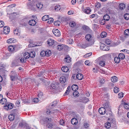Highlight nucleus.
I'll list each match as a JSON object with an SVG mask.
<instances>
[{
  "label": "nucleus",
  "instance_id": "14",
  "mask_svg": "<svg viewBox=\"0 0 129 129\" xmlns=\"http://www.w3.org/2000/svg\"><path fill=\"white\" fill-rule=\"evenodd\" d=\"M77 78L79 80H81L83 78V75L80 73H78L76 75Z\"/></svg>",
  "mask_w": 129,
  "mask_h": 129
},
{
  "label": "nucleus",
  "instance_id": "44",
  "mask_svg": "<svg viewBox=\"0 0 129 129\" xmlns=\"http://www.w3.org/2000/svg\"><path fill=\"white\" fill-rule=\"evenodd\" d=\"M91 11L90 9L89 8H87L85 11L84 12L87 14H89Z\"/></svg>",
  "mask_w": 129,
  "mask_h": 129
},
{
  "label": "nucleus",
  "instance_id": "30",
  "mask_svg": "<svg viewBox=\"0 0 129 129\" xmlns=\"http://www.w3.org/2000/svg\"><path fill=\"white\" fill-rule=\"evenodd\" d=\"M14 39L13 38H10L7 41V42L8 43H14Z\"/></svg>",
  "mask_w": 129,
  "mask_h": 129
},
{
  "label": "nucleus",
  "instance_id": "9",
  "mask_svg": "<svg viewBox=\"0 0 129 129\" xmlns=\"http://www.w3.org/2000/svg\"><path fill=\"white\" fill-rule=\"evenodd\" d=\"M11 80L12 81H15L18 78L17 75L15 73L10 75Z\"/></svg>",
  "mask_w": 129,
  "mask_h": 129
},
{
  "label": "nucleus",
  "instance_id": "62",
  "mask_svg": "<svg viewBox=\"0 0 129 129\" xmlns=\"http://www.w3.org/2000/svg\"><path fill=\"white\" fill-rule=\"evenodd\" d=\"M123 93L122 92L119 93L118 94V97L119 98H121L123 97Z\"/></svg>",
  "mask_w": 129,
  "mask_h": 129
},
{
  "label": "nucleus",
  "instance_id": "51",
  "mask_svg": "<svg viewBox=\"0 0 129 129\" xmlns=\"http://www.w3.org/2000/svg\"><path fill=\"white\" fill-rule=\"evenodd\" d=\"M73 95L74 96L76 97L79 95V93L76 91H74L73 93Z\"/></svg>",
  "mask_w": 129,
  "mask_h": 129
},
{
  "label": "nucleus",
  "instance_id": "38",
  "mask_svg": "<svg viewBox=\"0 0 129 129\" xmlns=\"http://www.w3.org/2000/svg\"><path fill=\"white\" fill-rule=\"evenodd\" d=\"M14 32L15 34L16 35L18 36H20V30L18 29H16L15 30Z\"/></svg>",
  "mask_w": 129,
  "mask_h": 129
},
{
  "label": "nucleus",
  "instance_id": "54",
  "mask_svg": "<svg viewBox=\"0 0 129 129\" xmlns=\"http://www.w3.org/2000/svg\"><path fill=\"white\" fill-rule=\"evenodd\" d=\"M33 101L36 103H37L39 101V100L38 98H35L33 99Z\"/></svg>",
  "mask_w": 129,
  "mask_h": 129
},
{
  "label": "nucleus",
  "instance_id": "36",
  "mask_svg": "<svg viewBox=\"0 0 129 129\" xmlns=\"http://www.w3.org/2000/svg\"><path fill=\"white\" fill-rule=\"evenodd\" d=\"M104 108L105 109H109V104L108 102H106L104 105Z\"/></svg>",
  "mask_w": 129,
  "mask_h": 129
},
{
  "label": "nucleus",
  "instance_id": "53",
  "mask_svg": "<svg viewBox=\"0 0 129 129\" xmlns=\"http://www.w3.org/2000/svg\"><path fill=\"white\" fill-rule=\"evenodd\" d=\"M92 54V53L91 52L89 53H87L85 55H84V56L85 57H89V56H91Z\"/></svg>",
  "mask_w": 129,
  "mask_h": 129
},
{
  "label": "nucleus",
  "instance_id": "50",
  "mask_svg": "<svg viewBox=\"0 0 129 129\" xmlns=\"http://www.w3.org/2000/svg\"><path fill=\"white\" fill-rule=\"evenodd\" d=\"M125 35H129V29H127L125 30L124 32Z\"/></svg>",
  "mask_w": 129,
  "mask_h": 129
},
{
  "label": "nucleus",
  "instance_id": "10",
  "mask_svg": "<svg viewBox=\"0 0 129 129\" xmlns=\"http://www.w3.org/2000/svg\"><path fill=\"white\" fill-rule=\"evenodd\" d=\"M3 29V32L6 35L8 34L10 32V28L7 26H5L4 27Z\"/></svg>",
  "mask_w": 129,
  "mask_h": 129
},
{
  "label": "nucleus",
  "instance_id": "47",
  "mask_svg": "<svg viewBox=\"0 0 129 129\" xmlns=\"http://www.w3.org/2000/svg\"><path fill=\"white\" fill-rule=\"evenodd\" d=\"M107 34L105 32H102L101 34V36L102 38H103L105 37L106 36Z\"/></svg>",
  "mask_w": 129,
  "mask_h": 129
},
{
  "label": "nucleus",
  "instance_id": "42",
  "mask_svg": "<svg viewBox=\"0 0 129 129\" xmlns=\"http://www.w3.org/2000/svg\"><path fill=\"white\" fill-rule=\"evenodd\" d=\"M63 48V45H59L57 46V48L58 50L60 51Z\"/></svg>",
  "mask_w": 129,
  "mask_h": 129
},
{
  "label": "nucleus",
  "instance_id": "34",
  "mask_svg": "<svg viewBox=\"0 0 129 129\" xmlns=\"http://www.w3.org/2000/svg\"><path fill=\"white\" fill-rule=\"evenodd\" d=\"M24 57L25 58V60L26 59H28L29 57V53L26 52L23 54Z\"/></svg>",
  "mask_w": 129,
  "mask_h": 129
},
{
  "label": "nucleus",
  "instance_id": "17",
  "mask_svg": "<svg viewBox=\"0 0 129 129\" xmlns=\"http://www.w3.org/2000/svg\"><path fill=\"white\" fill-rule=\"evenodd\" d=\"M71 122L72 124L76 125L78 123V120L75 118H73L71 120Z\"/></svg>",
  "mask_w": 129,
  "mask_h": 129
},
{
  "label": "nucleus",
  "instance_id": "32",
  "mask_svg": "<svg viewBox=\"0 0 129 129\" xmlns=\"http://www.w3.org/2000/svg\"><path fill=\"white\" fill-rule=\"evenodd\" d=\"M118 57L120 59H123L124 58L125 55L123 53H120L119 54Z\"/></svg>",
  "mask_w": 129,
  "mask_h": 129
},
{
  "label": "nucleus",
  "instance_id": "35",
  "mask_svg": "<svg viewBox=\"0 0 129 129\" xmlns=\"http://www.w3.org/2000/svg\"><path fill=\"white\" fill-rule=\"evenodd\" d=\"M103 18L105 21H108L110 17L109 15L106 14L104 16Z\"/></svg>",
  "mask_w": 129,
  "mask_h": 129
},
{
  "label": "nucleus",
  "instance_id": "8",
  "mask_svg": "<svg viewBox=\"0 0 129 129\" xmlns=\"http://www.w3.org/2000/svg\"><path fill=\"white\" fill-rule=\"evenodd\" d=\"M52 31L54 35L56 36L59 37L60 35L59 31L57 29H53Z\"/></svg>",
  "mask_w": 129,
  "mask_h": 129
},
{
  "label": "nucleus",
  "instance_id": "2",
  "mask_svg": "<svg viewBox=\"0 0 129 129\" xmlns=\"http://www.w3.org/2000/svg\"><path fill=\"white\" fill-rule=\"evenodd\" d=\"M50 93H56L58 92V88L55 84H51L49 88Z\"/></svg>",
  "mask_w": 129,
  "mask_h": 129
},
{
  "label": "nucleus",
  "instance_id": "48",
  "mask_svg": "<svg viewBox=\"0 0 129 129\" xmlns=\"http://www.w3.org/2000/svg\"><path fill=\"white\" fill-rule=\"evenodd\" d=\"M57 104V101H55L53 102L52 103H51L50 104L51 106L54 107Z\"/></svg>",
  "mask_w": 129,
  "mask_h": 129
},
{
  "label": "nucleus",
  "instance_id": "27",
  "mask_svg": "<svg viewBox=\"0 0 129 129\" xmlns=\"http://www.w3.org/2000/svg\"><path fill=\"white\" fill-rule=\"evenodd\" d=\"M35 53L34 51H30L29 53V57L31 58L35 57Z\"/></svg>",
  "mask_w": 129,
  "mask_h": 129
},
{
  "label": "nucleus",
  "instance_id": "7",
  "mask_svg": "<svg viewBox=\"0 0 129 129\" xmlns=\"http://www.w3.org/2000/svg\"><path fill=\"white\" fill-rule=\"evenodd\" d=\"M56 43L53 39L51 38L49 39V46L54 48L55 46Z\"/></svg>",
  "mask_w": 129,
  "mask_h": 129
},
{
  "label": "nucleus",
  "instance_id": "64",
  "mask_svg": "<svg viewBox=\"0 0 129 129\" xmlns=\"http://www.w3.org/2000/svg\"><path fill=\"white\" fill-rule=\"evenodd\" d=\"M59 123L60 125H63L64 123V121L63 119H62L59 121Z\"/></svg>",
  "mask_w": 129,
  "mask_h": 129
},
{
  "label": "nucleus",
  "instance_id": "6",
  "mask_svg": "<svg viewBox=\"0 0 129 129\" xmlns=\"http://www.w3.org/2000/svg\"><path fill=\"white\" fill-rule=\"evenodd\" d=\"M9 51L10 52L16 51L18 50V46L17 45L10 46L8 48Z\"/></svg>",
  "mask_w": 129,
  "mask_h": 129
},
{
  "label": "nucleus",
  "instance_id": "61",
  "mask_svg": "<svg viewBox=\"0 0 129 129\" xmlns=\"http://www.w3.org/2000/svg\"><path fill=\"white\" fill-rule=\"evenodd\" d=\"M59 21H56L54 22V24L56 26H59Z\"/></svg>",
  "mask_w": 129,
  "mask_h": 129
},
{
  "label": "nucleus",
  "instance_id": "12",
  "mask_svg": "<svg viewBox=\"0 0 129 129\" xmlns=\"http://www.w3.org/2000/svg\"><path fill=\"white\" fill-rule=\"evenodd\" d=\"M40 55L42 56H48V52L42 51L41 52Z\"/></svg>",
  "mask_w": 129,
  "mask_h": 129
},
{
  "label": "nucleus",
  "instance_id": "16",
  "mask_svg": "<svg viewBox=\"0 0 129 129\" xmlns=\"http://www.w3.org/2000/svg\"><path fill=\"white\" fill-rule=\"evenodd\" d=\"M82 29L87 32L91 30L89 27L85 25L82 27Z\"/></svg>",
  "mask_w": 129,
  "mask_h": 129
},
{
  "label": "nucleus",
  "instance_id": "31",
  "mask_svg": "<svg viewBox=\"0 0 129 129\" xmlns=\"http://www.w3.org/2000/svg\"><path fill=\"white\" fill-rule=\"evenodd\" d=\"M71 58L69 56H67L64 59V61H66V62L69 63L71 62Z\"/></svg>",
  "mask_w": 129,
  "mask_h": 129
},
{
  "label": "nucleus",
  "instance_id": "24",
  "mask_svg": "<svg viewBox=\"0 0 129 129\" xmlns=\"http://www.w3.org/2000/svg\"><path fill=\"white\" fill-rule=\"evenodd\" d=\"M125 5L123 3H121L119 4V8L121 10H122L125 9Z\"/></svg>",
  "mask_w": 129,
  "mask_h": 129
},
{
  "label": "nucleus",
  "instance_id": "60",
  "mask_svg": "<svg viewBox=\"0 0 129 129\" xmlns=\"http://www.w3.org/2000/svg\"><path fill=\"white\" fill-rule=\"evenodd\" d=\"M101 6V4L99 3H97L95 6V7L98 8H100Z\"/></svg>",
  "mask_w": 129,
  "mask_h": 129
},
{
  "label": "nucleus",
  "instance_id": "13",
  "mask_svg": "<svg viewBox=\"0 0 129 129\" xmlns=\"http://www.w3.org/2000/svg\"><path fill=\"white\" fill-rule=\"evenodd\" d=\"M18 59L14 60L12 62V66H18L19 65V64L18 63L19 61H18Z\"/></svg>",
  "mask_w": 129,
  "mask_h": 129
},
{
  "label": "nucleus",
  "instance_id": "37",
  "mask_svg": "<svg viewBox=\"0 0 129 129\" xmlns=\"http://www.w3.org/2000/svg\"><path fill=\"white\" fill-rule=\"evenodd\" d=\"M105 62L104 61H99V65L102 67H105Z\"/></svg>",
  "mask_w": 129,
  "mask_h": 129
},
{
  "label": "nucleus",
  "instance_id": "3",
  "mask_svg": "<svg viewBox=\"0 0 129 129\" xmlns=\"http://www.w3.org/2000/svg\"><path fill=\"white\" fill-rule=\"evenodd\" d=\"M86 40L88 42V43L92 45L94 43V40L93 37L89 34H87L85 37Z\"/></svg>",
  "mask_w": 129,
  "mask_h": 129
},
{
  "label": "nucleus",
  "instance_id": "57",
  "mask_svg": "<svg viewBox=\"0 0 129 129\" xmlns=\"http://www.w3.org/2000/svg\"><path fill=\"white\" fill-rule=\"evenodd\" d=\"M113 91L115 93H117L119 91L118 88L116 87V88L114 87V89Z\"/></svg>",
  "mask_w": 129,
  "mask_h": 129
},
{
  "label": "nucleus",
  "instance_id": "20",
  "mask_svg": "<svg viewBox=\"0 0 129 129\" xmlns=\"http://www.w3.org/2000/svg\"><path fill=\"white\" fill-rule=\"evenodd\" d=\"M106 46L104 44H101L100 46V48L104 51L107 50H109V49H108V48H107V49H106Z\"/></svg>",
  "mask_w": 129,
  "mask_h": 129
},
{
  "label": "nucleus",
  "instance_id": "23",
  "mask_svg": "<svg viewBox=\"0 0 129 129\" xmlns=\"http://www.w3.org/2000/svg\"><path fill=\"white\" fill-rule=\"evenodd\" d=\"M69 25L70 27L72 28H74L76 26V24L74 22L71 21L70 22Z\"/></svg>",
  "mask_w": 129,
  "mask_h": 129
},
{
  "label": "nucleus",
  "instance_id": "46",
  "mask_svg": "<svg viewBox=\"0 0 129 129\" xmlns=\"http://www.w3.org/2000/svg\"><path fill=\"white\" fill-rule=\"evenodd\" d=\"M124 108L126 109H129V103H124Z\"/></svg>",
  "mask_w": 129,
  "mask_h": 129
},
{
  "label": "nucleus",
  "instance_id": "59",
  "mask_svg": "<svg viewBox=\"0 0 129 129\" xmlns=\"http://www.w3.org/2000/svg\"><path fill=\"white\" fill-rule=\"evenodd\" d=\"M49 20L50 21H49V23L50 24L52 23L54 21V19L53 18L50 17V18H49Z\"/></svg>",
  "mask_w": 129,
  "mask_h": 129
},
{
  "label": "nucleus",
  "instance_id": "40",
  "mask_svg": "<svg viewBox=\"0 0 129 129\" xmlns=\"http://www.w3.org/2000/svg\"><path fill=\"white\" fill-rule=\"evenodd\" d=\"M48 15H46L43 16L42 18V20L43 21H46L48 19Z\"/></svg>",
  "mask_w": 129,
  "mask_h": 129
},
{
  "label": "nucleus",
  "instance_id": "52",
  "mask_svg": "<svg viewBox=\"0 0 129 129\" xmlns=\"http://www.w3.org/2000/svg\"><path fill=\"white\" fill-rule=\"evenodd\" d=\"M111 41L109 39H107L105 41V43L107 45H109L111 44Z\"/></svg>",
  "mask_w": 129,
  "mask_h": 129
},
{
  "label": "nucleus",
  "instance_id": "5",
  "mask_svg": "<svg viewBox=\"0 0 129 129\" xmlns=\"http://www.w3.org/2000/svg\"><path fill=\"white\" fill-rule=\"evenodd\" d=\"M14 106V105L11 102H8L4 105V109L8 111L12 109Z\"/></svg>",
  "mask_w": 129,
  "mask_h": 129
},
{
  "label": "nucleus",
  "instance_id": "25",
  "mask_svg": "<svg viewBox=\"0 0 129 129\" xmlns=\"http://www.w3.org/2000/svg\"><path fill=\"white\" fill-rule=\"evenodd\" d=\"M18 113V110L17 109H15L12 110L11 111V113L14 115H17Z\"/></svg>",
  "mask_w": 129,
  "mask_h": 129
},
{
  "label": "nucleus",
  "instance_id": "4",
  "mask_svg": "<svg viewBox=\"0 0 129 129\" xmlns=\"http://www.w3.org/2000/svg\"><path fill=\"white\" fill-rule=\"evenodd\" d=\"M108 120L109 122H106L105 124V127L107 128H109L110 127L111 124L115 123L116 122L115 120L111 118H109Z\"/></svg>",
  "mask_w": 129,
  "mask_h": 129
},
{
  "label": "nucleus",
  "instance_id": "11",
  "mask_svg": "<svg viewBox=\"0 0 129 129\" xmlns=\"http://www.w3.org/2000/svg\"><path fill=\"white\" fill-rule=\"evenodd\" d=\"M106 109L104 107L100 108L99 110V113L102 115L105 114L106 113Z\"/></svg>",
  "mask_w": 129,
  "mask_h": 129
},
{
  "label": "nucleus",
  "instance_id": "41",
  "mask_svg": "<svg viewBox=\"0 0 129 129\" xmlns=\"http://www.w3.org/2000/svg\"><path fill=\"white\" fill-rule=\"evenodd\" d=\"M60 80L62 83H64L66 81V78L64 76H62L60 78Z\"/></svg>",
  "mask_w": 129,
  "mask_h": 129
},
{
  "label": "nucleus",
  "instance_id": "21",
  "mask_svg": "<svg viewBox=\"0 0 129 129\" xmlns=\"http://www.w3.org/2000/svg\"><path fill=\"white\" fill-rule=\"evenodd\" d=\"M72 90L74 91H76L78 88V87L77 85L76 84H74L71 86Z\"/></svg>",
  "mask_w": 129,
  "mask_h": 129
},
{
  "label": "nucleus",
  "instance_id": "28",
  "mask_svg": "<svg viewBox=\"0 0 129 129\" xmlns=\"http://www.w3.org/2000/svg\"><path fill=\"white\" fill-rule=\"evenodd\" d=\"M0 101L1 104H4L5 105V104H6L7 102V100L6 99L3 98H2Z\"/></svg>",
  "mask_w": 129,
  "mask_h": 129
},
{
  "label": "nucleus",
  "instance_id": "49",
  "mask_svg": "<svg viewBox=\"0 0 129 129\" xmlns=\"http://www.w3.org/2000/svg\"><path fill=\"white\" fill-rule=\"evenodd\" d=\"M18 61H19V62L20 61V62L22 63L25 62V61L24 60L23 58H21V59L19 58L18 59Z\"/></svg>",
  "mask_w": 129,
  "mask_h": 129
},
{
  "label": "nucleus",
  "instance_id": "45",
  "mask_svg": "<svg viewBox=\"0 0 129 129\" xmlns=\"http://www.w3.org/2000/svg\"><path fill=\"white\" fill-rule=\"evenodd\" d=\"M124 18L126 20H128L129 19V14L126 13L124 15Z\"/></svg>",
  "mask_w": 129,
  "mask_h": 129
},
{
  "label": "nucleus",
  "instance_id": "55",
  "mask_svg": "<svg viewBox=\"0 0 129 129\" xmlns=\"http://www.w3.org/2000/svg\"><path fill=\"white\" fill-rule=\"evenodd\" d=\"M89 124L87 122L84 123V128H87L89 126Z\"/></svg>",
  "mask_w": 129,
  "mask_h": 129
},
{
  "label": "nucleus",
  "instance_id": "43",
  "mask_svg": "<svg viewBox=\"0 0 129 129\" xmlns=\"http://www.w3.org/2000/svg\"><path fill=\"white\" fill-rule=\"evenodd\" d=\"M36 7L39 9H41L43 7V5L41 4V3H39L37 4Z\"/></svg>",
  "mask_w": 129,
  "mask_h": 129
},
{
  "label": "nucleus",
  "instance_id": "29",
  "mask_svg": "<svg viewBox=\"0 0 129 129\" xmlns=\"http://www.w3.org/2000/svg\"><path fill=\"white\" fill-rule=\"evenodd\" d=\"M111 80L112 82H115L117 81L118 78L115 76H113L111 77Z\"/></svg>",
  "mask_w": 129,
  "mask_h": 129
},
{
  "label": "nucleus",
  "instance_id": "22",
  "mask_svg": "<svg viewBox=\"0 0 129 129\" xmlns=\"http://www.w3.org/2000/svg\"><path fill=\"white\" fill-rule=\"evenodd\" d=\"M54 10L56 11H58V10H59L60 7L59 5H57L56 6H53L52 7H51L50 8L52 10H54Z\"/></svg>",
  "mask_w": 129,
  "mask_h": 129
},
{
  "label": "nucleus",
  "instance_id": "26",
  "mask_svg": "<svg viewBox=\"0 0 129 129\" xmlns=\"http://www.w3.org/2000/svg\"><path fill=\"white\" fill-rule=\"evenodd\" d=\"M13 114H10L8 116V119L10 121L14 120L15 118Z\"/></svg>",
  "mask_w": 129,
  "mask_h": 129
},
{
  "label": "nucleus",
  "instance_id": "18",
  "mask_svg": "<svg viewBox=\"0 0 129 129\" xmlns=\"http://www.w3.org/2000/svg\"><path fill=\"white\" fill-rule=\"evenodd\" d=\"M61 69L62 71L64 72H67L69 70L68 68L66 66H64L62 67Z\"/></svg>",
  "mask_w": 129,
  "mask_h": 129
},
{
  "label": "nucleus",
  "instance_id": "58",
  "mask_svg": "<svg viewBox=\"0 0 129 129\" xmlns=\"http://www.w3.org/2000/svg\"><path fill=\"white\" fill-rule=\"evenodd\" d=\"M107 12L109 14H111L113 13L112 11L110 9H108L107 11Z\"/></svg>",
  "mask_w": 129,
  "mask_h": 129
},
{
  "label": "nucleus",
  "instance_id": "56",
  "mask_svg": "<svg viewBox=\"0 0 129 129\" xmlns=\"http://www.w3.org/2000/svg\"><path fill=\"white\" fill-rule=\"evenodd\" d=\"M4 22L2 21H0V27H2L4 26Z\"/></svg>",
  "mask_w": 129,
  "mask_h": 129
},
{
  "label": "nucleus",
  "instance_id": "39",
  "mask_svg": "<svg viewBox=\"0 0 129 129\" xmlns=\"http://www.w3.org/2000/svg\"><path fill=\"white\" fill-rule=\"evenodd\" d=\"M70 86H68L67 89L65 92L64 94V95H68V94L69 92H70Z\"/></svg>",
  "mask_w": 129,
  "mask_h": 129
},
{
  "label": "nucleus",
  "instance_id": "33",
  "mask_svg": "<svg viewBox=\"0 0 129 129\" xmlns=\"http://www.w3.org/2000/svg\"><path fill=\"white\" fill-rule=\"evenodd\" d=\"M114 60L115 62L116 63H118L120 61V59L119 58L117 57H114Z\"/></svg>",
  "mask_w": 129,
  "mask_h": 129
},
{
  "label": "nucleus",
  "instance_id": "15",
  "mask_svg": "<svg viewBox=\"0 0 129 129\" xmlns=\"http://www.w3.org/2000/svg\"><path fill=\"white\" fill-rule=\"evenodd\" d=\"M29 24L32 26H34L36 24V22L35 20H30L29 21Z\"/></svg>",
  "mask_w": 129,
  "mask_h": 129
},
{
  "label": "nucleus",
  "instance_id": "1",
  "mask_svg": "<svg viewBox=\"0 0 129 129\" xmlns=\"http://www.w3.org/2000/svg\"><path fill=\"white\" fill-rule=\"evenodd\" d=\"M36 2L35 0H33L31 2H29L27 4L28 8L32 10H35Z\"/></svg>",
  "mask_w": 129,
  "mask_h": 129
},
{
  "label": "nucleus",
  "instance_id": "63",
  "mask_svg": "<svg viewBox=\"0 0 129 129\" xmlns=\"http://www.w3.org/2000/svg\"><path fill=\"white\" fill-rule=\"evenodd\" d=\"M84 0H77V2L79 4H82L84 2Z\"/></svg>",
  "mask_w": 129,
  "mask_h": 129
},
{
  "label": "nucleus",
  "instance_id": "19",
  "mask_svg": "<svg viewBox=\"0 0 129 129\" xmlns=\"http://www.w3.org/2000/svg\"><path fill=\"white\" fill-rule=\"evenodd\" d=\"M91 45L88 43H87L85 44H82L80 47L82 48H85L87 47L91 46Z\"/></svg>",
  "mask_w": 129,
  "mask_h": 129
}]
</instances>
